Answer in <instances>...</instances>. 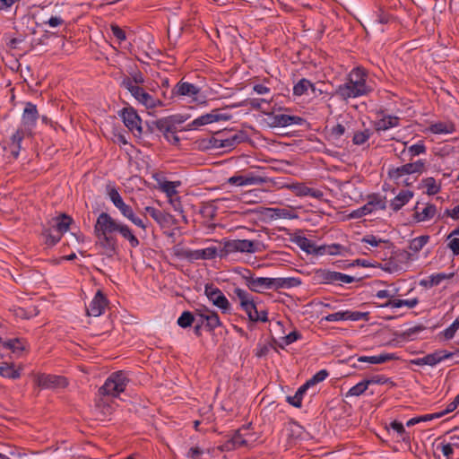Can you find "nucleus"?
<instances>
[{"mask_svg": "<svg viewBox=\"0 0 459 459\" xmlns=\"http://www.w3.org/2000/svg\"><path fill=\"white\" fill-rule=\"evenodd\" d=\"M289 188L297 195V196H311L316 199H321L324 196V194L319 189L310 188L303 183H296L292 184L289 186Z\"/></svg>", "mask_w": 459, "mask_h": 459, "instance_id": "nucleus-26", "label": "nucleus"}, {"mask_svg": "<svg viewBox=\"0 0 459 459\" xmlns=\"http://www.w3.org/2000/svg\"><path fill=\"white\" fill-rule=\"evenodd\" d=\"M372 91L368 72L362 67H355L349 73L346 82L335 89L334 95L347 100L366 96Z\"/></svg>", "mask_w": 459, "mask_h": 459, "instance_id": "nucleus-1", "label": "nucleus"}, {"mask_svg": "<svg viewBox=\"0 0 459 459\" xmlns=\"http://www.w3.org/2000/svg\"><path fill=\"white\" fill-rule=\"evenodd\" d=\"M32 134L29 131L20 127L11 136V143L13 149L11 151L12 155L17 159L22 150V142L25 136L31 135Z\"/></svg>", "mask_w": 459, "mask_h": 459, "instance_id": "nucleus-27", "label": "nucleus"}, {"mask_svg": "<svg viewBox=\"0 0 459 459\" xmlns=\"http://www.w3.org/2000/svg\"><path fill=\"white\" fill-rule=\"evenodd\" d=\"M427 161L419 159L416 161H409L400 167L389 170V176L394 180H399L404 175L422 174L426 169Z\"/></svg>", "mask_w": 459, "mask_h": 459, "instance_id": "nucleus-12", "label": "nucleus"}, {"mask_svg": "<svg viewBox=\"0 0 459 459\" xmlns=\"http://www.w3.org/2000/svg\"><path fill=\"white\" fill-rule=\"evenodd\" d=\"M295 243L305 252L312 253L316 250L315 244L306 237H297Z\"/></svg>", "mask_w": 459, "mask_h": 459, "instance_id": "nucleus-50", "label": "nucleus"}, {"mask_svg": "<svg viewBox=\"0 0 459 459\" xmlns=\"http://www.w3.org/2000/svg\"><path fill=\"white\" fill-rule=\"evenodd\" d=\"M429 237L428 235H422L414 238L410 241L409 248L413 253H418L424 247V246L429 242Z\"/></svg>", "mask_w": 459, "mask_h": 459, "instance_id": "nucleus-45", "label": "nucleus"}, {"mask_svg": "<svg viewBox=\"0 0 459 459\" xmlns=\"http://www.w3.org/2000/svg\"><path fill=\"white\" fill-rule=\"evenodd\" d=\"M390 428L393 430H394L395 432H397V434L402 437V439L403 441H406L407 439H409V437L407 436V433L405 431V429H404V426L403 425V423H401L397 420H394L390 423Z\"/></svg>", "mask_w": 459, "mask_h": 459, "instance_id": "nucleus-59", "label": "nucleus"}, {"mask_svg": "<svg viewBox=\"0 0 459 459\" xmlns=\"http://www.w3.org/2000/svg\"><path fill=\"white\" fill-rule=\"evenodd\" d=\"M0 376L10 379H17L21 377L20 369H16L13 364L4 362L0 365Z\"/></svg>", "mask_w": 459, "mask_h": 459, "instance_id": "nucleus-39", "label": "nucleus"}, {"mask_svg": "<svg viewBox=\"0 0 459 459\" xmlns=\"http://www.w3.org/2000/svg\"><path fill=\"white\" fill-rule=\"evenodd\" d=\"M4 347L11 350L13 352H17L19 351H22L23 347L21 342L18 339L10 340L4 343Z\"/></svg>", "mask_w": 459, "mask_h": 459, "instance_id": "nucleus-63", "label": "nucleus"}, {"mask_svg": "<svg viewBox=\"0 0 459 459\" xmlns=\"http://www.w3.org/2000/svg\"><path fill=\"white\" fill-rule=\"evenodd\" d=\"M223 255L228 256L232 253H249L258 251V242L249 239H230L224 242Z\"/></svg>", "mask_w": 459, "mask_h": 459, "instance_id": "nucleus-11", "label": "nucleus"}, {"mask_svg": "<svg viewBox=\"0 0 459 459\" xmlns=\"http://www.w3.org/2000/svg\"><path fill=\"white\" fill-rule=\"evenodd\" d=\"M328 372L325 369H322L316 373L309 380L306 382L307 384L308 387L314 386L315 385L323 382L327 377Z\"/></svg>", "mask_w": 459, "mask_h": 459, "instance_id": "nucleus-57", "label": "nucleus"}, {"mask_svg": "<svg viewBox=\"0 0 459 459\" xmlns=\"http://www.w3.org/2000/svg\"><path fill=\"white\" fill-rule=\"evenodd\" d=\"M197 316L201 325L205 324L209 330H214L221 325L218 314L206 307L197 310Z\"/></svg>", "mask_w": 459, "mask_h": 459, "instance_id": "nucleus-21", "label": "nucleus"}, {"mask_svg": "<svg viewBox=\"0 0 459 459\" xmlns=\"http://www.w3.org/2000/svg\"><path fill=\"white\" fill-rule=\"evenodd\" d=\"M43 237L45 238V243L48 247H53L56 244H57L60 240L63 235L58 233L55 230L53 227H49L48 229H45L42 232Z\"/></svg>", "mask_w": 459, "mask_h": 459, "instance_id": "nucleus-41", "label": "nucleus"}, {"mask_svg": "<svg viewBox=\"0 0 459 459\" xmlns=\"http://www.w3.org/2000/svg\"><path fill=\"white\" fill-rule=\"evenodd\" d=\"M313 281L316 284H337L342 286L343 284L354 282L356 279L353 276L342 273L320 268L315 270Z\"/></svg>", "mask_w": 459, "mask_h": 459, "instance_id": "nucleus-5", "label": "nucleus"}, {"mask_svg": "<svg viewBox=\"0 0 459 459\" xmlns=\"http://www.w3.org/2000/svg\"><path fill=\"white\" fill-rule=\"evenodd\" d=\"M309 389L307 384H303L301 386L298 388L294 395H289L286 397V401L292 406L296 408H300L302 405V400L307 393V391Z\"/></svg>", "mask_w": 459, "mask_h": 459, "instance_id": "nucleus-35", "label": "nucleus"}, {"mask_svg": "<svg viewBox=\"0 0 459 459\" xmlns=\"http://www.w3.org/2000/svg\"><path fill=\"white\" fill-rule=\"evenodd\" d=\"M160 189L166 194L169 198L177 195V187L179 186V182L163 180L159 183Z\"/></svg>", "mask_w": 459, "mask_h": 459, "instance_id": "nucleus-44", "label": "nucleus"}, {"mask_svg": "<svg viewBox=\"0 0 459 459\" xmlns=\"http://www.w3.org/2000/svg\"><path fill=\"white\" fill-rule=\"evenodd\" d=\"M39 118V112L35 104L27 102L22 115V128L32 134Z\"/></svg>", "mask_w": 459, "mask_h": 459, "instance_id": "nucleus-18", "label": "nucleus"}, {"mask_svg": "<svg viewBox=\"0 0 459 459\" xmlns=\"http://www.w3.org/2000/svg\"><path fill=\"white\" fill-rule=\"evenodd\" d=\"M308 89H311L313 92L316 91L315 85L309 80L302 78L294 85L293 94L295 96H302Z\"/></svg>", "mask_w": 459, "mask_h": 459, "instance_id": "nucleus-40", "label": "nucleus"}, {"mask_svg": "<svg viewBox=\"0 0 459 459\" xmlns=\"http://www.w3.org/2000/svg\"><path fill=\"white\" fill-rule=\"evenodd\" d=\"M459 405V394L455 397L454 401L449 403L446 409L438 411L437 413H442V417L447 413L454 411Z\"/></svg>", "mask_w": 459, "mask_h": 459, "instance_id": "nucleus-64", "label": "nucleus"}, {"mask_svg": "<svg viewBox=\"0 0 459 459\" xmlns=\"http://www.w3.org/2000/svg\"><path fill=\"white\" fill-rule=\"evenodd\" d=\"M241 309L246 312L250 321L254 322L255 318H257L258 308L254 299L242 306Z\"/></svg>", "mask_w": 459, "mask_h": 459, "instance_id": "nucleus-54", "label": "nucleus"}, {"mask_svg": "<svg viewBox=\"0 0 459 459\" xmlns=\"http://www.w3.org/2000/svg\"><path fill=\"white\" fill-rule=\"evenodd\" d=\"M454 357V353L446 350H437L432 353L428 354L429 366L435 367L440 362L451 359Z\"/></svg>", "mask_w": 459, "mask_h": 459, "instance_id": "nucleus-34", "label": "nucleus"}, {"mask_svg": "<svg viewBox=\"0 0 459 459\" xmlns=\"http://www.w3.org/2000/svg\"><path fill=\"white\" fill-rule=\"evenodd\" d=\"M268 212H270V218L273 220L293 219L297 217L291 210L286 208H270Z\"/></svg>", "mask_w": 459, "mask_h": 459, "instance_id": "nucleus-42", "label": "nucleus"}, {"mask_svg": "<svg viewBox=\"0 0 459 459\" xmlns=\"http://www.w3.org/2000/svg\"><path fill=\"white\" fill-rule=\"evenodd\" d=\"M128 378L125 372L117 371L112 373L99 389V394L102 396L117 397L123 393L127 385Z\"/></svg>", "mask_w": 459, "mask_h": 459, "instance_id": "nucleus-4", "label": "nucleus"}, {"mask_svg": "<svg viewBox=\"0 0 459 459\" xmlns=\"http://www.w3.org/2000/svg\"><path fill=\"white\" fill-rule=\"evenodd\" d=\"M426 152L427 147L424 141L419 140L417 143L410 146H407V143H404V148L401 152V157L403 160L411 161L415 157L425 154Z\"/></svg>", "mask_w": 459, "mask_h": 459, "instance_id": "nucleus-23", "label": "nucleus"}, {"mask_svg": "<svg viewBox=\"0 0 459 459\" xmlns=\"http://www.w3.org/2000/svg\"><path fill=\"white\" fill-rule=\"evenodd\" d=\"M419 304V299L414 298L411 299H389L381 307H391V308H400L402 307H407L409 308H413Z\"/></svg>", "mask_w": 459, "mask_h": 459, "instance_id": "nucleus-32", "label": "nucleus"}, {"mask_svg": "<svg viewBox=\"0 0 459 459\" xmlns=\"http://www.w3.org/2000/svg\"><path fill=\"white\" fill-rule=\"evenodd\" d=\"M195 321L193 314L189 311H184L178 318V325L182 328L190 326Z\"/></svg>", "mask_w": 459, "mask_h": 459, "instance_id": "nucleus-55", "label": "nucleus"}, {"mask_svg": "<svg viewBox=\"0 0 459 459\" xmlns=\"http://www.w3.org/2000/svg\"><path fill=\"white\" fill-rule=\"evenodd\" d=\"M442 417V413H437V412H435V413H429V414H425V415H421V416H419V417H414V418H411L407 422H406V426L407 427H412L420 422H425V421H429V420H435V419H438V418H441Z\"/></svg>", "mask_w": 459, "mask_h": 459, "instance_id": "nucleus-46", "label": "nucleus"}, {"mask_svg": "<svg viewBox=\"0 0 459 459\" xmlns=\"http://www.w3.org/2000/svg\"><path fill=\"white\" fill-rule=\"evenodd\" d=\"M100 246L105 248L108 256H112L117 251V240L111 236H97Z\"/></svg>", "mask_w": 459, "mask_h": 459, "instance_id": "nucleus-37", "label": "nucleus"}, {"mask_svg": "<svg viewBox=\"0 0 459 459\" xmlns=\"http://www.w3.org/2000/svg\"><path fill=\"white\" fill-rule=\"evenodd\" d=\"M204 293L208 299L224 314L231 312V305L222 291L212 284H206Z\"/></svg>", "mask_w": 459, "mask_h": 459, "instance_id": "nucleus-14", "label": "nucleus"}, {"mask_svg": "<svg viewBox=\"0 0 459 459\" xmlns=\"http://www.w3.org/2000/svg\"><path fill=\"white\" fill-rule=\"evenodd\" d=\"M386 208L385 198L379 195H371L368 198V202L361 207L353 210L349 217L351 219H360L363 216L371 214L379 210H385Z\"/></svg>", "mask_w": 459, "mask_h": 459, "instance_id": "nucleus-8", "label": "nucleus"}, {"mask_svg": "<svg viewBox=\"0 0 459 459\" xmlns=\"http://www.w3.org/2000/svg\"><path fill=\"white\" fill-rule=\"evenodd\" d=\"M121 222L114 220L108 213L101 212L97 218L94 231L96 236H110L111 233L118 231Z\"/></svg>", "mask_w": 459, "mask_h": 459, "instance_id": "nucleus-13", "label": "nucleus"}, {"mask_svg": "<svg viewBox=\"0 0 459 459\" xmlns=\"http://www.w3.org/2000/svg\"><path fill=\"white\" fill-rule=\"evenodd\" d=\"M171 97L187 100L190 103L204 104L205 97L201 94V88L194 83L179 81L171 90Z\"/></svg>", "mask_w": 459, "mask_h": 459, "instance_id": "nucleus-3", "label": "nucleus"}, {"mask_svg": "<svg viewBox=\"0 0 459 459\" xmlns=\"http://www.w3.org/2000/svg\"><path fill=\"white\" fill-rule=\"evenodd\" d=\"M459 329V316L455 318V320L444 330L443 333L446 340L452 339L457 330Z\"/></svg>", "mask_w": 459, "mask_h": 459, "instance_id": "nucleus-58", "label": "nucleus"}, {"mask_svg": "<svg viewBox=\"0 0 459 459\" xmlns=\"http://www.w3.org/2000/svg\"><path fill=\"white\" fill-rule=\"evenodd\" d=\"M275 290L290 289L301 284V280L296 277L274 278Z\"/></svg>", "mask_w": 459, "mask_h": 459, "instance_id": "nucleus-36", "label": "nucleus"}, {"mask_svg": "<svg viewBox=\"0 0 459 459\" xmlns=\"http://www.w3.org/2000/svg\"><path fill=\"white\" fill-rule=\"evenodd\" d=\"M107 306V299L105 296L98 291L87 307V314L90 316H100L103 314Z\"/></svg>", "mask_w": 459, "mask_h": 459, "instance_id": "nucleus-25", "label": "nucleus"}, {"mask_svg": "<svg viewBox=\"0 0 459 459\" xmlns=\"http://www.w3.org/2000/svg\"><path fill=\"white\" fill-rule=\"evenodd\" d=\"M121 86L126 89L139 104L148 109L163 106V102L160 99L148 93L143 87L133 84L130 77L124 78Z\"/></svg>", "mask_w": 459, "mask_h": 459, "instance_id": "nucleus-2", "label": "nucleus"}, {"mask_svg": "<svg viewBox=\"0 0 459 459\" xmlns=\"http://www.w3.org/2000/svg\"><path fill=\"white\" fill-rule=\"evenodd\" d=\"M400 118L395 116L386 115L375 122V129L377 132L387 131L399 126Z\"/></svg>", "mask_w": 459, "mask_h": 459, "instance_id": "nucleus-28", "label": "nucleus"}, {"mask_svg": "<svg viewBox=\"0 0 459 459\" xmlns=\"http://www.w3.org/2000/svg\"><path fill=\"white\" fill-rule=\"evenodd\" d=\"M413 197V193L411 190H402L391 201L390 207L397 212L402 209L406 204H408Z\"/></svg>", "mask_w": 459, "mask_h": 459, "instance_id": "nucleus-29", "label": "nucleus"}, {"mask_svg": "<svg viewBox=\"0 0 459 459\" xmlns=\"http://www.w3.org/2000/svg\"><path fill=\"white\" fill-rule=\"evenodd\" d=\"M368 385L366 380L364 379L359 382L357 385L351 387L349 391L346 393V397L359 396L368 389Z\"/></svg>", "mask_w": 459, "mask_h": 459, "instance_id": "nucleus-51", "label": "nucleus"}, {"mask_svg": "<svg viewBox=\"0 0 459 459\" xmlns=\"http://www.w3.org/2000/svg\"><path fill=\"white\" fill-rule=\"evenodd\" d=\"M394 359H396L394 353H380L374 356H361L358 359V361L371 364H383Z\"/></svg>", "mask_w": 459, "mask_h": 459, "instance_id": "nucleus-30", "label": "nucleus"}, {"mask_svg": "<svg viewBox=\"0 0 459 459\" xmlns=\"http://www.w3.org/2000/svg\"><path fill=\"white\" fill-rule=\"evenodd\" d=\"M423 186L426 188V192L429 195H436L440 190V186L437 184L434 178H427L423 179Z\"/></svg>", "mask_w": 459, "mask_h": 459, "instance_id": "nucleus-48", "label": "nucleus"}, {"mask_svg": "<svg viewBox=\"0 0 459 459\" xmlns=\"http://www.w3.org/2000/svg\"><path fill=\"white\" fill-rule=\"evenodd\" d=\"M143 212L148 213L158 223H161L164 221V215L162 212L152 206L144 207Z\"/></svg>", "mask_w": 459, "mask_h": 459, "instance_id": "nucleus-56", "label": "nucleus"}, {"mask_svg": "<svg viewBox=\"0 0 459 459\" xmlns=\"http://www.w3.org/2000/svg\"><path fill=\"white\" fill-rule=\"evenodd\" d=\"M204 454V448L198 444H194L187 449L185 455L187 459H201Z\"/></svg>", "mask_w": 459, "mask_h": 459, "instance_id": "nucleus-49", "label": "nucleus"}, {"mask_svg": "<svg viewBox=\"0 0 459 459\" xmlns=\"http://www.w3.org/2000/svg\"><path fill=\"white\" fill-rule=\"evenodd\" d=\"M414 218L417 221H427L433 219L437 212L435 204H417L414 207Z\"/></svg>", "mask_w": 459, "mask_h": 459, "instance_id": "nucleus-24", "label": "nucleus"}, {"mask_svg": "<svg viewBox=\"0 0 459 459\" xmlns=\"http://www.w3.org/2000/svg\"><path fill=\"white\" fill-rule=\"evenodd\" d=\"M231 118L230 113L221 112V109H213L210 113L204 114L186 125L185 130H196L199 127L219 121H228Z\"/></svg>", "mask_w": 459, "mask_h": 459, "instance_id": "nucleus-10", "label": "nucleus"}, {"mask_svg": "<svg viewBox=\"0 0 459 459\" xmlns=\"http://www.w3.org/2000/svg\"><path fill=\"white\" fill-rule=\"evenodd\" d=\"M429 130L435 134H448L455 132V125L452 122H437L431 124Z\"/></svg>", "mask_w": 459, "mask_h": 459, "instance_id": "nucleus-33", "label": "nucleus"}, {"mask_svg": "<svg viewBox=\"0 0 459 459\" xmlns=\"http://www.w3.org/2000/svg\"><path fill=\"white\" fill-rule=\"evenodd\" d=\"M455 275L454 273H433L429 276V282L431 286H437L445 280H449L453 278Z\"/></svg>", "mask_w": 459, "mask_h": 459, "instance_id": "nucleus-53", "label": "nucleus"}, {"mask_svg": "<svg viewBox=\"0 0 459 459\" xmlns=\"http://www.w3.org/2000/svg\"><path fill=\"white\" fill-rule=\"evenodd\" d=\"M231 443L234 447H240L247 445V440L244 438V437L238 430L233 435L231 438Z\"/></svg>", "mask_w": 459, "mask_h": 459, "instance_id": "nucleus-61", "label": "nucleus"}, {"mask_svg": "<svg viewBox=\"0 0 459 459\" xmlns=\"http://www.w3.org/2000/svg\"><path fill=\"white\" fill-rule=\"evenodd\" d=\"M72 221L73 219L70 216L66 214H62L56 217L55 220H53L51 227H53L55 230L60 233L61 235H64L65 232L68 231Z\"/></svg>", "mask_w": 459, "mask_h": 459, "instance_id": "nucleus-31", "label": "nucleus"}, {"mask_svg": "<svg viewBox=\"0 0 459 459\" xmlns=\"http://www.w3.org/2000/svg\"><path fill=\"white\" fill-rule=\"evenodd\" d=\"M271 126L274 127H285L290 125H302L304 119L298 116L286 114H273L270 116Z\"/></svg>", "mask_w": 459, "mask_h": 459, "instance_id": "nucleus-22", "label": "nucleus"}, {"mask_svg": "<svg viewBox=\"0 0 459 459\" xmlns=\"http://www.w3.org/2000/svg\"><path fill=\"white\" fill-rule=\"evenodd\" d=\"M203 260H212L216 257L223 258L226 255H223L224 246L222 247H217L211 246L205 248H202Z\"/></svg>", "mask_w": 459, "mask_h": 459, "instance_id": "nucleus-38", "label": "nucleus"}, {"mask_svg": "<svg viewBox=\"0 0 459 459\" xmlns=\"http://www.w3.org/2000/svg\"><path fill=\"white\" fill-rule=\"evenodd\" d=\"M108 197L110 201L113 203L114 206L119 210V212L125 218H126L135 226L143 229V230L147 229V219L143 220L137 217L134 214L132 207L124 202L123 198L121 197L120 194L116 188H112L108 191Z\"/></svg>", "mask_w": 459, "mask_h": 459, "instance_id": "nucleus-6", "label": "nucleus"}, {"mask_svg": "<svg viewBox=\"0 0 459 459\" xmlns=\"http://www.w3.org/2000/svg\"><path fill=\"white\" fill-rule=\"evenodd\" d=\"M248 275H244L243 279L247 287L254 292L263 293L267 290H275L274 278L270 277H255L250 271Z\"/></svg>", "mask_w": 459, "mask_h": 459, "instance_id": "nucleus-15", "label": "nucleus"}, {"mask_svg": "<svg viewBox=\"0 0 459 459\" xmlns=\"http://www.w3.org/2000/svg\"><path fill=\"white\" fill-rule=\"evenodd\" d=\"M371 136V132L368 129L356 132L353 134L352 142L356 145L364 144Z\"/></svg>", "mask_w": 459, "mask_h": 459, "instance_id": "nucleus-52", "label": "nucleus"}, {"mask_svg": "<svg viewBox=\"0 0 459 459\" xmlns=\"http://www.w3.org/2000/svg\"><path fill=\"white\" fill-rule=\"evenodd\" d=\"M367 316V313L359 312V311H338L333 314H329L325 316V320L326 322H338V321H359L365 319Z\"/></svg>", "mask_w": 459, "mask_h": 459, "instance_id": "nucleus-20", "label": "nucleus"}, {"mask_svg": "<svg viewBox=\"0 0 459 459\" xmlns=\"http://www.w3.org/2000/svg\"><path fill=\"white\" fill-rule=\"evenodd\" d=\"M121 117L125 126L134 134H141L142 129V119L136 111L133 108H125L121 111Z\"/></svg>", "mask_w": 459, "mask_h": 459, "instance_id": "nucleus-17", "label": "nucleus"}, {"mask_svg": "<svg viewBox=\"0 0 459 459\" xmlns=\"http://www.w3.org/2000/svg\"><path fill=\"white\" fill-rule=\"evenodd\" d=\"M266 182V178L258 176L253 172H248L246 174H235L228 179V183L230 185L237 186L261 185Z\"/></svg>", "mask_w": 459, "mask_h": 459, "instance_id": "nucleus-16", "label": "nucleus"}, {"mask_svg": "<svg viewBox=\"0 0 459 459\" xmlns=\"http://www.w3.org/2000/svg\"><path fill=\"white\" fill-rule=\"evenodd\" d=\"M37 385L44 389L65 387L67 385V381L65 377L56 375H39L36 378Z\"/></svg>", "mask_w": 459, "mask_h": 459, "instance_id": "nucleus-19", "label": "nucleus"}, {"mask_svg": "<svg viewBox=\"0 0 459 459\" xmlns=\"http://www.w3.org/2000/svg\"><path fill=\"white\" fill-rule=\"evenodd\" d=\"M299 339H301V334L297 331H292L291 333H290L289 334L282 338V342L285 345H290Z\"/></svg>", "mask_w": 459, "mask_h": 459, "instance_id": "nucleus-62", "label": "nucleus"}, {"mask_svg": "<svg viewBox=\"0 0 459 459\" xmlns=\"http://www.w3.org/2000/svg\"><path fill=\"white\" fill-rule=\"evenodd\" d=\"M185 120L182 117H167L157 120L155 126L169 143L177 145L180 142V138L177 135V125Z\"/></svg>", "mask_w": 459, "mask_h": 459, "instance_id": "nucleus-7", "label": "nucleus"}, {"mask_svg": "<svg viewBox=\"0 0 459 459\" xmlns=\"http://www.w3.org/2000/svg\"><path fill=\"white\" fill-rule=\"evenodd\" d=\"M233 293L236 299L239 302L240 307L253 300L252 295L243 289L235 288Z\"/></svg>", "mask_w": 459, "mask_h": 459, "instance_id": "nucleus-47", "label": "nucleus"}, {"mask_svg": "<svg viewBox=\"0 0 459 459\" xmlns=\"http://www.w3.org/2000/svg\"><path fill=\"white\" fill-rule=\"evenodd\" d=\"M117 232H119L124 238L128 240L132 247H136L139 246L138 238L133 234L131 229L127 225L122 223Z\"/></svg>", "mask_w": 459, "mask_h": 459, "instance_id": "nucleus-43", "label": "nucleus"}, {"mask_svg": "<svg viewBox=\"0 0 459 459\" xmlns=\"http://www.w3.org/2000/svg\"><path fill=\"white\" fill-rule=\"evenodd\" d=\"M247 134L244 132H235L226 134H218L211 139V143L216 149H232L240 143L245 142Z\"/></svg>", "mask_w": 459, "mask_h": 459, "instance_id": "nucleus-9", "label": "nucleus"}, {"mask_svg": "<svg viewBox=\"0 0 459 459\" xmlns=\"http://www.w3.org/2000/svg\"><path fill=\"white\" fill-rule=\"evenodd\" d=\"M447 247L455 255H459V237H450L447 236Z\"/></svg>", "mask_w": 459, "mask_h": 459, "instance_id": "nucleus-60", "label": "nucleus"}]
</instances>
